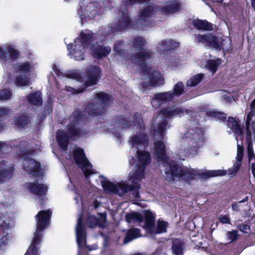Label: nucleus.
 Masks as SVG:
<instances>
[{
    "label": "nucleus",
    "instance_id": "f257e3e1",
    "mask_svg": "<svg viewBox=\"0 0 255 255\" xmlns=\"http://www.w3.org/2000/svg\"><path fill=\"white\" fill-rule=\"evenodd\" d=\"M184 112V109L177 107L163 110L161 111V115L158 116L152 123L151 132L154 139L157 140L154 142L155 152L159 160L163 162L166 167L165 178L170 182H173L175 178H179L184 182L191 184L198 176L205 178L225 175L226 174L225 170H214L202 172L187 167L178 166L175 162L168 161L164 143L160 140H157L163 138L165 130L169 128L166 121H161L162 116L167 118L180 116Z\"/></svg>",
    "mask_w": 255,
    "mask_h": 255
},
{
    "label": "nucleus",
    "instance_id": "f03ea898",
    "mask_svg": "<svg viewBox=\"0 0 255 255\" xmlns=\"http://www.w3.org/2000/svg\"><path fill=\"white\" fill-rule=\"evenodd\" d=\"M129 143L132 147L137 148L136 151V163L129 174V180L132 181L140 180L144 177L145 166L150 161V156L148 152L139 149L141 146H144L147 143V136L143 133L133 135Z\"/></svg>",
    "mask_w": 255,
    "mask_h": 255
},
{
    "label": "nucleus",
    "instance_id": "7ed1b4c3",
    "mask_svg": "<svg viewBox=\"0 0 255 255\" xmlns=\"http://www.w3.org/2000/svg\"><path fill=\"white\" fill-rule=\"evenodd\" d=\"M145 40L142 37H136L133 40L132 48L129 52H125L123 49L122 42H118L115 44L114 50L116 53L117 59L120 60L118 56H123L126 60H129L132 63L142 66L145 61L151 56V52L143 48Z\"/></svg>",
    "mask_w": 255,
    "mask_h": 255
},
{
    "label": "nucleus",
    "instance_id": "20e7f679",
    "mask_svg": "<svg viewBox=\"0 0 255 255\" xmlns=\"http://www.w3.org/2000/svg\"><path fill=\"white\" fill-rule=\"evenodd\" d=\"M203 131L200 128H190L186 132L180 140L178 153L180 159L188 154L195 156L203 144Z\"/></svg>",
    "mask_w": 255,
    "mask_h": 255
},
{
    "label": "nucleus",
    "instance_id": "39448f33",
    "mask_svg": "<svg viewBox=\"0 0 255 255\" xmlns=\"http://www.w3.org/2000/svg\"><path fill=\"white\" fill-rule=\"evenodd\" d=\"M153 8L151 5H148L144 8L141 12L140 19L135 25L132 24L127 11H123L118 19V23L115 25V28L118 30H123L128 28L129 26L134 27V28H144L150 25L149 20V17L152 14Z\"/></svg>",
    "mask_w": 255,
    "mask_h": 255
},
{
    "label": "nucleus",
    "instance_id": "423d86ee",
    "mask_svg": "<svg viewBox=\"0 0 255 255\" xmlns=\"http://www.w3.org/2000/svg\"><path fill=\"white\" fill-rule=\"evenodd\" d=\"M51 214V212L49 210H42L39 212L35 216L36 231L34 234L32 242L25 255H38L36 246L41 241L42 238L41 232L46 229L49 224Z\"/></svg>",
    "mask_w": 255,
    "mask_h": 255
},
{
    "label": "nucleus",
    "instance_id": "0eeeda50",
    "mask_svg": "<svg viewBox=\"0 0 255 255\" xmlns=\"http://www.w3.org/2000/svg\"><path fill=\"white\" fill-rule=\"evenodd\" d=\"M96 38L95 35L90 30L82 31L79 37L74 41V44L67 45L68 55L75 60H83L84 59L85 48Z\"/></svg>",
    "mask_w": 255,
    "mask_h": 255
},
{
    "label": "nucleus",
    "instance_id": "6e6552de",
    "mask_svg": "<svg viewBox=\"0 0 255 255\" xmlns=\"http://www.w3.org/2000/svg\"><path fill=\"white\" fill-rule=\"evenodd\" d=\"M111 99L110 95L101 92L96 94L95 99L90 102L86 110L88 114L93 116H97L105 111L104 106L108 105Z\"/></svg>",
    "mask_w": 255,
    "mask_h": 255
},
{
    "label": "nucleus",
    "instance_id": "1a4fd4ad",
    "mask_svg": "<svg viewBox=\"0 0 255 255\" xmlns=\"http://www.w3.org/2000/svg\"><path fill=\"white\" fill-rule=\"evenodd\" d=\"M184 90V85L181 82H178L174 88L173 92L171 91L166 92L155 94L151 101V104L152 107L158 108L163 103L171 101L174 96H180Z\"/></svg>",
    "mask_w": 255,
    "mask_h": 255
},
{
    "label": "nucleus",
    "instance_id": "9d476101",
    "mask_svg": "<svg viewBox=\"0 0 255 255\" xmlns=\"http://www.w3.org/2000/svg\"><path fill=\"white\" fill-rule=\"evenodd\" d=\"M34 65L28 61L19 63L15 68V84L18 87L27 86L29 83L30 73Z\"/></svg>",
    "mask_w": 255,
    "mask_h": 255
},
{
    "label": "nucleus",
    "instance_id": "9b49d317",
    "mask_svg": "<svg viewBox=\"0 0 255 255\" xmlns=\"http://www.w3.org/2000/svg\"><path fill=\"white\" fill-rule=\"evenodd\" d=\"M98 4L92 0H83L80 3L78 13L80 15L81 23L89 22L98 14Z\"/></svg>",
    "mask_w": 255,
    "mask_h": 255
},
{
    "label": "nucleus",
    "instance_id": "f8f14e48",
    "mask_svg": "<svg viewBox=\"0 0 255 255\" xmlns=\"http://www.w3.org/2000/svg\"><path fill=\"white\" fill-rule=\"evenodd\" d=\"M144 223L143 227L151 234H160L166 231L168 224L163 221H158L157 226H154L155 217L150 211L144 212Z\"/></svg>",
    "mask_w": 255,
    "mask_h": 255
},
{
    "label": "nucleus",
    "instance_id": "ddd939ff",
    "mask_svg": "<svg viewBox=\"0 0 255 255\" xmlns=\"http://www.w3.org/2000/svg\"><path fill=\"white\" fill-rule=\"evenodd\" d=\"M101 71L96 66L90 67L87 72V80L86 82L85 88L82 89H74L69 86H66L65 90L72 94H78L83 92L85 89L89 86H93L97 84L101 76Z\"/></svg>",
    "mask_w": 255,
    "mask_h": 255
},
{
    "label": "nucleus",
    "instance_id": "4468645a",
    "mask_svg": "<svg viewBox=\"0 0 255 255\" xmlns=\"http://www.w3.org/2000/svg\"><path fill=\"white\" fill-rule=\"evenodd\" d=\"M74 160L78 166L81 168L85 176L95 173L92 165L86 158L84 150L79 147H75L73 151Z\"/></svg>",
    "mask_w": 255,
    "mask_h": 255
},
{
    "label": "nucleus",
    "instance_id": "2eb2a0df",
    "mask_svg": "<svg viewBox=\"0 0 255 255\" xmlns=\"http://www.w3.org/2000/svg\"><path fill=\"white\" fill-rule=\"evenodd\" d=\"M29 151H25L21 155L24 156L23 160V167L25 170L29 174L37 176H41L43 172L40 168V164L33 159L26 156V154Z\"/></svg>",
    "mask_w": 255,
    "mask_h": 255
},
{
    "label": "nucleus",
    "instance_id": "dca6fc26",
    "mask_svg": "<svg viewBox=\"0 0 255 255\" xmlns=\"http://www.w3.org/2000/svg\"><path fill=\"white\" fill-rule=\"evenodd\" d=\"M102 187L108 193H115L120 196L127 193L130 190V187H128L125 182H120L117 185L114 184L108 181L102 182Z\"/></svg>",
    "mask_w": 255,
    "mask_h": 255
},
{
    "label": "nucleus",
    "instance_id": "f3484780",
    "mask_svg": "<svg viewBox=\"0 0 255 255\" xmlns=\"http://www.w3.org/2000/svg\"><path fill=\"white\" fill-rule=\"evenodd\" d=\"M11 222L10 220H7L6 215H0V247L8 242V231Z\"/></svg>",
    "mask_w": 255,
    "mask_h": 255
},
{
    "label": "nucleus",
    "instance_id": "a211bd4d",
    "mask_svg": "<svg viewBox=\"0 0 255 255\" xmlns=\"http://www.w3.org/2000/svg\"><path fill=\"white\" fill-rule=\"evenodd\" d=\"M252 111L248 114L246 122V133L248 137L251 134L255 135V99L251 104Z\"/></svg>",
    "mask_w": 255,
    "mask_h": 255
},
{
    "label": "nucleus",
    "instance_id": "6ab92c4d",
    "mask_svg": "<svg viewBox=\"0 0 255 255\" xmlns=\"http://www.w3.org/2000/svg\"><path fill=\"white\" fill-rule=\"evenodd\" d=\"M19 55L18 51L14 46L8 45L5 46L4 48L0 47V58L6 61L9 56L12 60L16 59Z\"/></svg>",
    "mask_w": 255,
    "mask_h": 255
},
{
    "label": "nucleus",
    "instance_id": "aec40b11",
    "mask_svg": "<svg viewBox=\"0 0 255 255\" xmlns=\"http://www.w3.org/2000/svg\"><path fill=\"white\" fill-rule=\"evenodd\" d=\"M76 235L77 243L79 247H80L85 243V230L84 225L82 224V215H80L76 227Z\"/></svg>",
    "mask_w": 255,
    "mask_h": 255
},
{
    "label": "nucleus",
    "instance_id": "412c9836",
    "mask_svg": "<svg viewBox=\"0 0 255 255\" xmlns=\"http://www.w3.org/2000/svg\"><path fill=\"white\" fill-rule=\"evenodd\" d=\"M149 84L148 83H142L140 84L141 87L143 90L146 89L149 85L158 86L161 85L163 82V79L160 74L158 72H154L149 76Z\"/></svg>",
    "mask_w": 255,
    "mask_h": 255
},
{
    "label": "nucleus",
    "instance_id": "4be33fe9",
    "mask_svg": "<svg viewBox=\"0 0 255 255\" xmlns=\"http://www.w3.org/2000/svg\"><path fill=\"white\" fill-rule=\"evenodd\" d=\"M244 155V148L242 145L237 144V154L236 157V161L234 164L233 167L230 169V173L231 175H235V174L239 171L240 166L241 165V161H242Z\"/></svg>",
    "mask_w": 255,
    "mask_h": 255
},
{
    "label": "nucleus",
    "instance_id": "5701e85b",
    "mask_svg": "<svg viewBox=\"0 0 255 255\" xmlns=\"http://www.w3.org/2000/svg\"><path fill=\"white\" fill-rule=\"evenodd\" d=\"M179 7V3L176 0H171L164 3L160 8V11L164 14L172 13L177 11Z\"/></svg>",
    "mask_w": 255,
    "mask_h": 255
},
{
    "label": "nucleus",
    "instance_id": "b1692460",
    "mask_svg": "<svg viewBox=\"0 0 255 255\" xmlns=\"http://www.w3.org/2000/svg\"><path fill=\"white\" fill-rule=\"evenodd\" d=\"M95 57L102 58L107 56L111 51V48L104 45H94L92 46Z\"/></svg>",
    "mask_w": 255,
    "mask_h": 255
},
{
    "label": "nucleus",
    "instance_id": "393cba45",
    "mask_svg": "<svg viewBox=\"0 0 255 255\" xmlns=\"http://www.w3.org/2000/svg\"><path fill=\"white\" fill-rule=\"evenodd\" d=\"M27 187L31 192L40 197L47 191V186L41 184L29 183Z\"/></svg>",
    "mask_w": 255,
    "mask_h": 255
},
{
    "label": "nucleus",
    "instance_id": "a878e982",
    "mask_svg": "<svg viewBox=\"0 0 255 255\" xmlns=\"http://www.w3.org/2000/svg\"><path fill=\"white\" fill-rule=\"evenodd\" d=\"M212 47L216 49H222L223 50L229 51L231 48V42L229 39L222 40L215 37V41L212 43Z\"/></svg>",
    "mask_w": 255,
    "mask_h": 255
},
{
    "label": "nucleus",
    "instance_id": "bb28decb",
    "mask_svg": "<svg viewBox=\"0 0 255 255\" xmlns=\"http://www.w3.org/2000/svg\"><path fill=\"white\" fill-rule=\"evenodd\" d=\"M56 139L61 147L64 150L67 149L69 138L67 133L62 130H58L57 132Z\"/></svg>",
    "mask_w": 255,
    "mask_h": 255
},
{
    "label": "nucleus",
    "instance_id": "cd10ccee",
    "mask_svg": "<svg viewBox=\"0 0 255 255\" xmlns=\"http://www.w3.org/2000/svg\"><path fill=\"white\" fill-rule=\"evenodd\" d=\"M228 122V127L231 128L236 134L241 136L242 138H243L244 131L238 122L233 118H229Z\"/></svg>",
    "mask_w": 255,
    "mask_h": 255
},
{
    "label": "nucleus",
    "instance_id": "c85d7f7f",
    "mask_svg": "<svg viewBox=\"0 0 255 255\" xmlns=\"http://www.w3.org/2000/svg\"><path fill=\"white\" fill-rule=\"evenodd\" d=\"M143 211V213L144 212ZM144 216V214L141 215L138 213L132 212L128 213H127L126 215V221L129 223H141L143 221V216Z\"/></svg>",
    "mask_w": 255,
    "mask_h": 255
},
{
    "label": "nucleus",
    "instance_id": "c756f323",
    "mask_svg": "<svg viewBox=\"0 0 255 255\" xmlns=\"http://www.w3.org/2000/svg\"><path fill=\"white\" fill-rule=\"evenodd\" d=\"M247 135V141L248 143L247 147V153L249 160L250 163L255 162V155L254 152L253 148V143L252 141V137L253 136L255 137V135L253 134H251L250 136L248 137V135Z\"/></svg>",
    "mask_w": 255,
    "mask_h": 255
},
{
    "label": "nucleus",
    "instance_id": "7c9ffc66",
    "mask_svg": "<svg viewBox=\"0 0 255 255\" xmlns=\"http://www.w3.org/2000/svg\"><path fill=\"white\" fill-rule=\"evenodd\" d=\"M41 95L40 92H37L28 96L27 99L31 104L37 106H41L42 103Z\"/></svg>",
    "mask_w": 255,
    "mask_h": 255
},
{
    "label": "nucleus",
    "instance_id": "2f4dec72",
    "mask_svg": "<svg viewBox=\"0 0 255 255\" xmlns=\"http://www.w3.org/2000/svg\"><path fill=\"white\" fill-rule=\"evenodd\" d=\"M194 26L200 30H210L213 29L212 24L207 21L195 20L193 21Z\"/></svg>",
    "mask_w": 255,
    "mask_h": 255
},
{
    "label": "nucleus",
    "instance_id": "473e14b6",
    "mask_svg": "<svg viewBox=\"0 0 255 255\" xmlns=\"http://www.w3.org/2000/svg\"><path fill=\"white\" fill-rule=\"evenodd\" d=\"M183 245L181 241L177 239L173 240L172 251L175 255H182Z\"/></svg>",
    "mask_w": 255,
    "mask_h": 255
},
{
    "label": "nucleus",
    "instance_id": "72a5a7b5",
    "mask_svg": "<svg viewBox=\"0 0 255 255\" xmlns=\"http://www.w3.org/2000/svg\"><path fill=\"white\" fill-rule=\"evenodd\" d=\"M196 39L198 42H202L209 46L212 47V43L214 40L215 41V37L211 35L204 36L199 34L196 36Z\"/></svg>",
    "mask_w": 255,
    "mask_h": 255
},
{
    "label": "nucleus",
    "instance_id": "f704fd0d",
    "mask_svg": "<svg viewBox=\"0 0 255 255\" xmlns=\"http://www.w3.org/2000/svg\"><path fill=\"white\" fill-rule=\"evenodd\" d=\"M139 230L137 229H132L129 230L127 233L124 243V244H127L130 242L131 240L140 237Z\"/></svg>",
    "mask_w": 255,
    "mask_h": 255
},
{
    "label": "nucleus",
    "instance_id": "c9c22d12",
    "mask_svg": "<svg viewBox=\"0 0 255 255\" xmlns=\"http://www.w3.org/2000/svg\"><path fill=\"white\" fill-rule=\"evenodd\" d=\"M176 43L171 40L161 41L158 48L161 51H168L175 47Z\"/></svg>",
    "mask_w": 255,
    "mask_h": 255
},
{
    "label": "nucleus",
    "instance_id": "e433bc0d",
    "mask_svg": "<svg viewBox=\"0 0 255 255\" xmlns=\"http://www.w3.org/2000/svg\"><path fill=\"white\" fill-rule=\"evenodd\" d=\"M28 122L27 117L23 113L19 114L15 117L14 122L16 126L23 127Z\"/></svg>",
    "mask_w": 255,
    "mask_h": 255
},
{
    "label": "nucleus",
    "instance_id": "4c0bfd02",
    "mask_svg": "<svg viewBox=\"0 0 255 255\" xmlns=\"http://www.w3.org/2000/svg\"><path fill=\"white\" fill-rule=\"evenodd\" d=\"M204 75L202 74H198L186 82L187 87H194L198 85L203 78Z\"/></svg>",
    "mask_w": 255,
    "mask_h": 255
},
{
    "label": "nucleus",
    "instance_id": "58836bf2",
    "mask_svg": "<svg viewBox=\"0 0 255 255\" xmlns=\"http://www.w3.org/2000/svg\"><path fill=\"white\" fill-rule=\"evenodd\" d=\"M221 63V62L220 59H217L216 60H211L207 62V67L214 74L216 72L218 67Z\"/></svg>",
    "mask_w": 255,
    "mask_h": 255
},
{
    "label": "nucleus",
    "instance_id": "ea45409f",
    "mask_svg": "<svg viewBox=\"0 0 255 255\" xmlns=\"http://www.w3.org/2000/svg\"><path fill=\"white\" fill-rule=\"evenodd\" d=\"M239 235L238 231L235 230H232L231 231H228L226 233V238L229 241V243H231L235 241L238 239Z\"/></svg>",
    "mask_w": 255,
    "mask_h": 255
},
{
    "label": "nucleus",
    "instance_id": "a19ab883",
    "mask_svg": "<svg viewBox=\"0 0 255 255\" xmlns=\"http://www.w3.org/2000/svg\"><path fill=\"white\" fill-rule=\"evenodd\" d=\"M69 133L73 136H83V134L81 132L80 130L75 125H72L70 126L69 128Z\"/></svg>",
    "mask_w": 255,
    "mask_h": 255
},
{
    "label": "nucleus",
    "instance_id": "79ce46f5",
    "mask_svg": "<svg viewBox=\"0 0 255 255\" xmlns=\"http://www.w3.org/2000/svg\"><path fill=\"white\" fill-rule=\"evenodd\" d=\"M130 181L132 183H135V184L133 185V187H131V186H128V185H127V186L128 187H130V191H132V195H133V197H134L135 198H139V193L136 191L139 188V186L137 183V181H138L139 180H134V182L131 180H130ZM128 191H129V190Z\"/></svg>",
    "mask_w": 255,
    "mask_h": 255
},
{
    "label": "nucleus",
    "instance_id": "37998d69",
    "mask_svg": "<svg viewBox=\"0 0 255 255\" xmlns=\"http://www.w3.org/2000/svg\"><path fill=\"white\" fill-rule=\"evenodd\" d=\"M11 93L8 89H2L0 91V100H6L10 98Z\"/></svg>",
    "mask_w": 255,
    "mask_h": 255
},
{
    "label": "nucleus",
    "instance_id": "c03bdc74",
    "mask_svg": "<svg viewBox=\"0 0 255 255\" xmlns=\"http://www.w3.org/2000/svg\"><path fill=\"white\" fill-rule=\"evenodd\" d=\"M221 95L223 99L227 102L231 103L234 100L233 97L226 91H222L220 92Z\"/></svg>",
    "mask_w": 255,
    "mask_h": 255
},
{
    "label": "nucleus",
    "instance_id": "a18cd8bd",
    "mask_svg": "<svg viewBox=\"0 0 255 255\" xmlns=\"http://www.w3.org/2000/svg\"><path fill=\"white\" fill-rule=\"evenodd\" d=\"M210 114L213 117L218 118L222 121H224L226 119V115L222 113L215 111H211Z\"/></svg>",
    "mask_w": 255,
    "mask_h": 255
},
{
    "label": "nucleus",
    "instance_id": "49530a36",
    "mask_svg": "<svg viewBox=\"0 0 255 255\" xmlns=\"http://www.w3.org/2000/svg\"><path fill=\"white\" fill-rule=\"evenodd\" d=\"M87 224L90 228H93L97 224V220L93 216H90L87 219Z\"/></svg>",
    "mask_w": 255,
    "mask_h": 255
},
{
    "label": "nucleus",
    "instance_id": "de8ad7c7",
    "mask_svg": "<svg viewBox=\"0 0 255 255\" xmlns=\"http://www.w3.org/2000/svg\"><path fill=\"white\" fill-rule=\"evenodd\" d=\"M67 77L76 79L77 80H81V75L80 73L76 71L69 72L68 74H67Z\"/></svg>",
    "mask_w": 255,
    "mask_h": 255
},
{
    "label": "nucleus",
    "instance_id": "09e8293b",
    "mask_svg": "<svg viewBox=\"0 0 255 255\" xmlns=\"http://www.w3.org/2000/svg\"><path fill=\"white\" fill-rule=\"evenodd\" d=\"M239 230L244 233H249L250 232V226L246 224H241L238 227Z\"/></svg>",
    "mask_w": 255,
    "mask_h": 255
},
{
    "label": "nucleus",
    "instance_id": "8fccbe9b",
    "mask_svg": "<svg viewBox=\"0 0 255 255\" xmlns=\"http://www.w3.org/2000/svg\"><path fill=\"white\" fill-rule=\"evenodd\" d=\"M219 220L222 224L230 223V218L227 215H222L219 217Z\"/></svg>",
    "mask_w": 255,
    "mask_h": 255
},
{
    "label": "nucleus",
    "instance_id": "3c124183",
    "mask_svg": "<svg viewBox=\"0 0 255 255\" xmlns=\"http://www.w3.org/2000/svg\"><path fill=\"white\" fill-rule=\"evenodd\" d=\"M10 113V110L4 107H0V118H2Z\"/></svg>",
    "mask_w": 255,
    "mask_h": 255
},
{
    "label": "nucleus",
    "instance_id": "603ef678",
    "mask_svg": "<svg viewBox=\"0 0 255 255\" xmlns=\"http://www.w3.org/2000/svg\"><path fill=\"white\" fill-rule=\"evenodd\" d=\"M252 169L253 175L255 177V162L252 163Z\"/></svg>",
    "mask_w": 255,
    "mask_h": 255
},
{
    "label": "nucleus",
    "instance_id": "864d4df0",
    "mask_svg": "<svg viewBox=\"0 0 255 255\" xmlns=\"http://www.w3.org/2000/svg\"><path fill=\"white\" fill-rule=\"evenodd\" d=\"M126 2L128 5L134 4L136 2V0H127Z\"/></svg>",
    "mask_w": 255,
    "mask_h": 255
},
{
    "label": "nucleus",
    "instance_id": "5fc2aeb1",
    "mask_svg": "<svg viewBox=\"0 0 255 255\" xmlns=\"http://www.w3.org/2000/svg\"><path fill=\"white\" fill-rule=\"evenodd\" d=\"M251 5L255 9V0H251Z\"/></svg>",
    "mask_w": 255,
    "mask_h": 255
},
{
    "label": "nucleus",
    "instance_id": "6e6d98bb",
    "mask_svg": "<svg viewBox=\"0 0 255 255\" xmlns=\"http://www.w3.org/2000/svg\"><path fill=\"white\" fill-rule=\"evenodd\" d=\"M248 200V198L247 197H246L245 199H244L243 200H241V201H240L239 202V203H243V202H246Z\"/></svg>",
    "mask_w": 255,
    "mask_h": 255
},
{
    "label": "nucleus",
    "instance_id": "4d7b16f0",
    "mask_svg": "<svg viewBox=\"0 0 255 255\" xmlns=\"http://www.w3.org/2000/svg\"><path fill=\"white\" fill-rule=\"evenodd\" d=\"M248 200V198L247 197H246L245 199H244L243 200H241V201H240L239 202V203H243V202H246Z\"/></svg>",
    "mask_w": 255,
    "mask_h": 255
},
{
    "label": "nucleus",
    "instance_id": "13d9d810",
    "mask_svg": "<svg viewBox=\"0 0 255 255\" xmlns=\"http://www.w3.org/2000/svg\"><path fill=\"white\" fill-rule=\"evenodd\" d=\"M237 208V203H234L233 204H232V208L234 210L235 209H236Z\"/></svg>",
    "mask_w": 255,
    "mask_h": 255
},
{
    "label": "nucleus",
    "instance_id": "bf43d9fd",
    "mask_svg": "<svg viewBox=\"0 0 255 255\" xmlns=\"http://www.w3.org/2000/svg\"><path fill=\"white\" fill-rule=\"evenodd\" d=\"M4 144V142H0V149H1L3 147V144Z\"/></svg>",
    "mask_w": 255,
    "mask_h": 255
},
{
    "label": "nucleus",
    "instance_id": "052dcab7",
    "mask_svg": "<svg viewBox=\"0 0 255 255\" xmlns=\"http://www.w3.org/2000/svg\"><path fill=\"white\" fill-rule=\"evenodd\" d=\"M223 0H213V1H217L218 2H221L223 1Z\"/></svg>",
    "mask_w": 255,
    "mask_h": 255
},
{
    "label": "nucleus",
    "instance_id": "680f3d73",
    "mask_svg": "<svg viewBox=\"0 0 255 255\" xmlns=\"http://www.w3.org/2000/svg\"><path fill=\"white\" fill-rule=\"evenodd\" d=\"M139 1L140 2L141 1H144L145 3H147V1L148 0H139Z\"/></svg>",
    "mask_w": 255,
    "mask_h": 255
},
{
    "label": "nucleus",
    "instance_id": "e2e57ef3",
    "mask_svg": "<svg viewBox=\"0 0 255 255\" xmlns=\"http://www.w3.org/2000/svg\"><path fill=\"white\" fill-rule=\"evenodd\" d=\"M137 123L139 125H140V123L139 121H138Z\"/></svg>",
    "mask_w": 255,
    "mask_h": 255
},
{
    "label": "nucleus",
    "instance_id": "0e129e2a",
    "mask_svg": "<svg viewBox=\"0 0 255 255\" xmlns=\"http://www.w3.org/2000/svg\"><path fill=\"white\" fill-rule=\"evenodd\" d=\"M25 143V142H23V141L21 142V144H24Z\"/></svg>",
    "mask_w": 255,
    "mask_h": 255
},
{
    "label": "nucleus",
    "instance_id": "69168bd1",
    "mask_svg": "<svg viewBox=\"0 0 255 255\" xmlns=\"http://www.w3.org/2000/svg\"><path fill=\"white\" fill-rule=\"evenodd\" d=\"M66 1H68V0H65Z\"/></svg>",
    "mask_w": 255,
    "mask_h": 255
}]
</instances>
